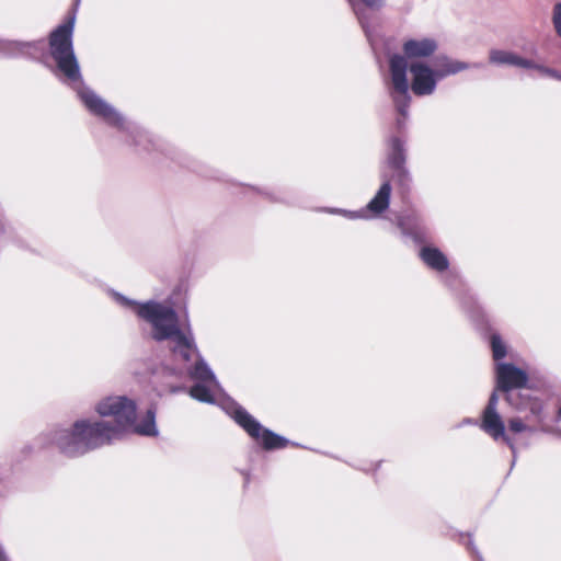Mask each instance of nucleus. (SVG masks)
Instances as JSON below:
<instances>
[{
    "mask_svg": "<svg viewBox=\"0 0 561 561\" xmlns=\"http://www.w3.org/2000/svg\"><path fill=\"white\" fill-rule=\"evenodd\" d=\"M75 21L76 16L73 14L54 30L49 37L50 55L56 62L58 71L67 82L77 89L81 102L92 115L101 118L108 126L125 133L133 139L135 145H139L140 142L137 138L141 137L144 131L128 122L112 104L91 89L82 85L80 66L72 46Z\"/></svg>",
    "mask_w": 561,
    "mask_h": 561,
    "instance_id": "2",
    "label": "nucleus"
},
{
    "mask_svg": "<svg viewBox=\"0 0 561 561\" xmlns=\"http://www.w3.org/2000/svg\"><path fill=\"white\" fill-rule=\"evenodd\" d=\"M497 402H499V396L496 393V390H494L489 399V402L483 411H497Z\"/></svg>",
    "mask_w": 561,
    "mask_h": 561,
    "instance_id": "21",
    "label": "nucleus"
},
{
    "mask_svg": "<svg viewBox=\"0 0 561 561\" xmlns=\"http://www.w3.org/2000/svg\"><path fill=\"white\" fill-rule=\"evenodd\" d=\"M528 51H529L531 55L536 54V53H537V48H536V46H535V45H531V46L529 47V50H528Z\"/></svg>",
    "mask_w": 561,
    "mask_h": 561,
    "instance_id": "23",
    "label": "nucleus"
},
{
    "mask_svg": "<svg viewBox=\"0 0 561 561\" xmlns=\"http://www.w3.org/2000/svg\"><path fill=\"white\" fill-rule=\"evenodd\" d=\"M398 226L403 234L411 237L416 242H424L426 239V229L422 218L417 215L411 214L402 216Z\"/></svg>",
    "mask_w": 561,
    "mask_h": 561,
    "instance_id": "14",
    "label": "nucleus"
},
{
    "mask_svg": "<svg viewBox=\"0 0 561 561\" xmlns=\"http://www.w3.org/2000/svg\"><path fill=\"white\" fill-rule=\"evenodd\" d=\"M438 49V44L431 37L407 39L402 45L403 55L394 54L389 59L390 79L388 83L389 94L394 103L400 117L397 126L401 128L408 117V108L411 103L409 94L408 66L411 61L423 60L431 57Z\"/></svg>",
    "mask_w": 561,
    "mask_h": 561,
    "instance_id": "4",
    "label": "nucleus"
},
{
    "mask_svg": "<svg viewBox=\"0 0 561 561\" xmlns=\"http://www.w3.org/2000/svg\"><path fill=\"white\" fill-rule=\"evenodd\" d=\"M471 67L479 68L481 65H470L447 55L437 56L431 64L425 60L411 61L410 66H408L411 75L409 91L411 90L416 96H430L435 93L440 80L468 70Z\"/></svg>",
    "mask_w": 561,
    "mask_h": 561,
    "instance_id": "6",
    "label": "nucleus"
},
{
    "mask_svg": "<svg viewBox=\"0 0 561 561\" xmlns=\"http://www.w3.org/2000/svg\"><path fill=\"white\" fill-rule=\"evenodd\" d=\"M553 24L557 33L561 36V3H557L553 9Z\"/></svg>",
    "mask_w": 561,
    "mask_h": 561,
    "instance_id": "20",
    "label": "nucleus"
},
{
    "mask_svg": "<svg viewBox=\"0 0 561 561\" xmlns=\"http://www.w3.org/2000/svg\"><path fill=\"white\" fill-rule=\"evenodd\" d=\"M382 183L377 190L374 197L369 201V203L366 205L364 209H360L358 211H347L342 209H332L330 213L332 214H341L350 219H357V218H370V217H378L382 213H385L389 205H390V197L392 193V186L390 183V180L386 174L381 175Z\"/></svg>",
    "mask_w": 561,
    "mask_h": 561,
    "instance_id": "8",
    "label": "nucleus"
},
{
    "mask_svg": "<svg viewBox=\"0 0 561 561\" xmlns=\"http://www.w3.org/2000/svg\"><path fill=\"white\" fill-rule=\"evenodd\" d=\"M44 446H56L69 457H80L119 439L107 420L80 419L69 427H55L42 434Z\"/></svg>",
    "mask_w": 561,
    "mask_h": 561,
    "instance_id": "3",
    "label": "nucleus"
},
{
    "mask_svg": "<svg viewBox=\"0 0 561 561\" xmlns=\"http://www.w3.org/2000/svg\"><path fill=\"white\" fill-rule=\"evenodd\" d=\"M96 413L102 417H113L111 427L116 431V436L122 438L127 432L141 436H157L156 412L149 409L140 422H136V403L124 396H111L101 399L95 404Z\"/></svg>",
    "mask_w": 561,
    "mask_h": 561,
    "instance_id": "5",
    "label": "nucleus"
},
{
    "mask_svg": "<svg viewBox=\"0 0 561 561\" xmlns=\"http://www.w3.org/2000/svg\"><path fill=\"white\" fill-rule=\"evenodd\" d=\"M559 416L561 417V405H560V409H559Z\"/></svg>",
    "mask_w": 561,
    "mask_h": 561,
    "instance_id": "25",
    "label": "nucleus"
},
{
    "mask_svg": "<svg viewBox=\"0 0 561 561\" xmlns=\"http://www.w3.org/2000/svg\"><path fill=\"white\" fill-rule=\"evenodd\" d=\"M528 70H536L537 72H539L542 76L550 77V78L561 81V72H559L558 70L550 68L543 64L537 62L534 59H530Z\"/></svg>",
    "mask_w": 561,
    "mask_h": 561,
    "instance_id": "17",
    "label": "nucleus"
},
{
    "mask_svg": "<svg viewBox=\"0 0 561 561\" xmlns=\"http://www.w3.org/2000/svg\"><path fill=\"white\" fill-rule=\"evenodd\" d=\"M508 428L510 431L514 433H522V432H533V428L529 427L522 419L519 417H513L508 421Z\"/></svg>",
    "mask_w": 561,
    "mask_h": 561,
    "instance_id": "18",
    "label": "nucleus"
},
{
    "mask_svg": "<svg viewBox=\"0 0 561 561\" xmlns=\"http://www.w3.org/2000/svg\"><path fill=\"white\" fill-rule=\"evenodd\" d=\"M490 344L494 360L499 362L507 354V345L497 333L491 334Z\"/></svg>",
    "mask_w": 561,
    "mask_h": 561,
    "instance_id": "16",
    "label": "nucleus"
},
{
    "mask_svg": "<svg viewBox=\"0 0 561 561\" xmlns=\"http://www.w3.org/2000/svg\"><path fill=\"white\" fill-rule=\"evenodd\" d=\"M520 399V394L517 393V394H514V393H508L506 396V400L507 402L514 407L516 410H523L525 408H527V404L524 403V402H519L518 400Z\"/></svg>",
    "mask_w": 561,
    "mask_h": 561,
    "instance_id": "19",
    "label": "nucleus"
},
{
    "mask_svg": "<svg viewBox=\"0 0 561 561\" xmlns=\"http://www.w3.org/2000/svg\"><path fill=\"white\" fill-rule=\"evenodd\" d=\"M423 263L431 270L436 272H445L449 267V261L446 254L437 247L425 244L420 249L419 253Z\"/></svg>",
    "mask_w": 561,
    "mask_h": 561,
    "instance_id": "13",
    "label": "nucleus"
},
{
    "mask_svg": "<svg viewBox=\"0 0 561 561\" xmlns=\"http://www.w3.org/2000/svg\"><path fill=\"white\" fill-rule=\"evenodd\" d=\"M113 297L118 305L129 309L151 325L154 340L170 342L175 360L182 362L183 369L196 381L190 389L191 397L201 402L214 403L220 392V385L207 364L199 357L192 333L180 329L179 317L174 309L154 300L138 302L118 293Z\"/></svg>",
    "mask_w": 561,
    "mask_h": 561,
    "instance_id": "1",
    "label": "nucleus"
},
{
    "mask_svg": "<svg viewBox=\"0 0 561 561\" xmlns=\"http://www.w3.org/2000/svg\"><path fill=\"white\" fill-rule=\"evenodd\" d=\"M530 59L531 58L523 57L512 50L494 48L489 51L490 64L496 66H513L528 70Z\"/></svg>",
    "mask_w": 561,
    "mask_h": 561,
    "instance_id": "12",
    "label": "nucleus"
},
{
    "mask_svg": "<svg viewBox=\"0 0 561 561\" xmlns=\"http://www.w3.org/2000/svg\"><path fill=\"white\" fill-rule=\"evenodd\" d=\"M348 2L352 5L355 14L357 15L358 21L368 41L373 42V34L367 22L368 16L366 14V11L362 8V5H365L369 9H378L379 7H381L383 0H348Z\"/></svg>",
    "mask_w": 561,
    "mask_h": 561,
    "instance_id": "15",
    "label": "nucleus"
},
{
    "mask_svg": "<svg viewBox=\"0 0 561 561\" xmlns=\"http://www.w3.org/2000/svg\"><path fill=\"white\" fill-rule=\"evenodd\" d=\"M495 371L497 390H503L507 392L514 388H522L526 385L528 380L527 374L523 369L516 367L513 364L497 363Z\"/></svg>",
    "mask_w": 561,
    "mask_h": 561,
    "instance_id": "10",
    "label": "nucleus"
},
{
    "mask_svg": "<svg viewBox=\"0 0 561 561\" xmlns=\"http://www.w3.org/2000/svg\"><path fill=\"white\" fill-rule=\"evenodd\" d=\"M480 428L494 440H503L512 450L513 457L516 456L514 440L505 432V423L499 411H483L481 415Z\"/></svg>",
    "mask_w": 561,
    "mask_h": 561,
    "instance_id": "9",
    "label": "nucleus"
},
{
    "mask_svg": "<svg viewBox=\"0 0 561 561\" xmlns=\"http://www.w3.org/2000/svg\"><path fill=\"white\" fill-rule=\"evenodd\" d=\"M463 423H465V424H473V423H476V422H474V421H472L471 419H466V420L463 421Z\"/></svg>",
    "mask_w": 561,
    "mask_h": 561,
    "instance_id": "24",
    "label": "nucleus"
},
{
    "mask_svg": "<svg viewBox=\"0 0 561 561\" xmlns=\"http://www.w3.org/2000/svg\"><path fill=\"white\" fill-rule=\"evenodd\" d=\"M529 409L533 414H538L540 411V404L537 401L529 402Z\"/></svg>",
    "mask_w": 561,
    "mask_h": 561,
    "instance_id": "22",
    "label": "nucleus"
},
{
    "mask_svg": "<svg viewBox=\"0 0 561 561\" xmlns=\"http://www.w3.org/2000/svg\"><path fill=\"white\" fill-rule=\"evenodd\" d=\"M227 413L265 449H278L287 446L288 440L272 431L264 428L251 414L234 402L226 407Z\"/></svg>",
    "mask_w": 561,
    "mask_h": 561,
    "instance_id": "7",
    "label": "nucleus"
},
{
    "mask_svg": "<svg viewBox=\"0 0 561 561\" xmlns=\"http://www.w3.org/2000/svg\"><path fill=\"white\" fill-rule=\"evenodd\" d=\"M405 150L404 145L398 137L390 139V152L388 153V164L393 169L394 175L400 182L408 181L410 173L405 167Z\"/></svg>",
    "mask_w": 561,
    "mask_h": 561,
    "instance_id": "11",
    "label": "nucleus"
}]
</instances>
